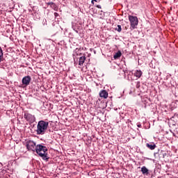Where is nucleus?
I'll return each instance as SVG.
<instances>
[{
    "label": "nucleus",
    "mask_w": 178,
    "mask_h": 178,
    "mask_svg": "<svg viewBox=\"0 0 178 178\" xmlns=\"http://www.w3.org/2000/svg\"><path fill=\"white\" fill-rule=\"evenodd\" d=\"M31 81V76H26L22 80V83L23 86H24L25 87H27V86H29Z\"/></svg>",
    "instance_id": "6"
},
{
    "label": "nucleus",
    "mask_w": 178,
    "mask_h": 178,
    "mask_svg": "<svg viewBox=\"0 0 178 178\" xmlns=\"http://www.w3.org/2000/svg\"><path fill=\"white\" fill-rule=\"evenodd\" d=\"M84 62H86V56H81L79 58V66H83L84 64Z\"/></svg>",
    "instance_id": "9"
},
{
    "label": "nucleus",
    "mask_w": 178,
    "mask_h": 178,
    "mask_svg": "<svg viewBox=\"0 0 178 178\" xmlns=\"http://www.w3.org/2000/svg\"><path fill=\"white\" fill-rule=\"evenodd\" d=\"M137 126L138 127H141V124H138Z\"/></svg>",
    "instance_id": "21"
},
{
    "label": "nucleus",
    "mask_w": 178,
    "mask_h": 178,
    "mask_svg": "<svg viewBox=\"0 0 178 178\" xmlns=\"http://www.w3.org/2000/svg\"><path fill=\"white\" fill-rule=\"evenodd\" d=\"M129 20L131 23V27H132V29H136V27H137L138 25V18H137V17L129 15Z\"/></svg>",
    "instance_id": "4"
},
{
    "label": "nucleus",
    "mask_w": 178,
    "mask_h": 178,
    "mask_svg": "<svg viewBox=\"0 0 178 178\" xmlns=\"http://www.w3.org/2000/svg\"><path fill=\"white\" fill-rule=\"evenodd\" d=\"M108 92H106V90H101L99 92V97L101 98H104V99H106V98H108Z\"/></svg>",
    "instance_id": "7"
},
{
    "label": "nucleus",
    "mask_w": 178,
    "mask_h": 178,
    "mask_svg": "<svg viewBox=\"0 0 178 178\" xmlns=\"http://www.w3.org/2000/svg\"><path fill=\"white\" fill-rule=\"evenodd\" d=\"M48 126H49V122L44 120L39 121L35 130L36 134L38 136H44L47 133V130H48Z\"/></svg>",
    "instance_id": "1"
},
{
    "label": "nucleus",
    "mask_w": 178,
    "mask_h": 178,
    "mask_svg": "<svg viewBox=\"0 0 178 178\" xmlns=\"http://www.w3.org/2000/svg\"><path fill=\"white\" fill-rule=\"evenodd\" d=\"M96 8H98V9H101V5H97V6H96Z\"/></svg>",
    "instance_id": "19"
},
{
    "label": "nucleus",
    "mask_w": 178,
    "mask_h": 178,
    "mask_svg": "<svg viewBox=\"0 0 178 178\" xmlns=\"http://www.w3.org/2000/svg\"><path fill=\"white\" fill-rule=\"evenodd\" d=\"M3 58V51H2V48L0 47V63L2 62Z\"/></svg>",
    "instance_id": "13"
},
{
    "label": "nucleus",
    "mask_w": 178,
    "mask_h": 178,
    "mask_svg": "<svg viewBox=\"0 0 178 178\" xmlns=\"http://www.w3.org/2000/svg\"><path fill=\"white\" fill-rule=\"evenodd\" d=\"M52 3H54V2H49V3H47V5H49L50 6L52 5Z\"/></svg>",
    "instance_id": "18"
},
{
    "label": "nucleus",
    "mask_w": 178,
    "mask_h": 178,
    "mask_svg": "<svg viewBox=\"0 0 178 178\" xmlns=\"http://www.w3.org/2000/svg\"><path fill=\"white\" fill-rule=\"evenodd\" d=\"M50 8H51V9H54V10H58V6H56V4H55V3H51Z\"/></svg>",
    "instance_id": "14"
},
{
    "label": "nucleus",
    "mask_w": 178,
    "mask_h": 178,
    "mask_svg": "<svg viewBox=\"0 0 178 178\" xmlns=\"http://www.w3.org/2000/svg\"><path fill=\"white\" fill-rule=\"evenodd\" d=\"M122 56V51H118L117 53H115L113 56L114 59H119Z\"/></svg>",
    "instance_id": "11"
},
{
    "label": "nucleus",
    "mask_w": 178,
    "mask_h": 178,
    "mask_svg": "<svg viewBox=\"0 0 178 178\" xmlns=\"http://www.w3.org/2000/svg\"><path fill=\"white\" fill-rule=\"evenodd\" d=\"M54 16L55 17H58V16H59V14H58V13H54Z\"/></svg>",
    "instance_id": "17"
},
{
    "label": "nucleus",
    "mask_w": 178,
    "mask_h": 178,
    "mask_svg": "<svg viewBox=\"0 0 178 178\" xmlns=\"http://www.w3.org/2000/svg\"><path fill=\"white\" fill-rule=\"evenodd\" d=\"M24 118L27 122H29V123H34V122H35V116L29 113H25L24 115Z\"/></svg>",
    "instance_id": "5"
},
{
    "label": "nucleus",
    "mask_w": 178,
    "mask_h": 178,
    "mask_svg": "<svg viewBox=\"0 0 178 178\" xmlns=\"http://www.w3.org/2000/svg\"><path fill=\"white\" fill-rule=\"evenodd\" d=\"M94 2H97V0H92L91 3L94 5Z\"/></svg>",
    "instance_id": "20"
},
{
    "label": "nucleus",
    "mask_w": 178,
    "mask_h": 178,
    "mask_svg": "<svg viewBox=\"0 0 178 178\" xmlns=\"http://www.w3.org/2000/svg\"><path fill=\"white\" fill-rule=\"evenodd\" d=\"M26 148L28 151L35 152V150L37 149V144L33 140H29L26 142Z\"/></svg>",
    "instance_id": "3"
},
{
    "label": "nucleus",
    "mask_w": 178,
    "mask_h": 178,
    "mask_svg": "<svg viewBox=\"0 0 178 178\" xmlns=\"http://www.w3.org/2000/svg\"><path fill=\"white\" fill-rule=\"evenodd\" d=\"M72 29L74 31H76L77 33V34H79V30H77V28H76V24H72Z\"/></svg>",
    "instance_id": "15"
},
{
    "label": "nucleus",
    "mask_w": 178,
    "mask_h": 178,
    "mask_svg": "<svg viewBox=\"0 0 178 178\" xmlns=\"http://www.w3.org/2000/svg\"><path fill=\"white\" fill-rule=\"evenodd\" d=\"M115 30L117 31H118V33H120L122 31V26L120 25H118L117 28L115 29Z\"/></svg>",
    "instance_id": "16"
},
{
    "label": "nucleus",
    "mask_w": 178,
    "mask_h": 178,
    "mask_svg": "<svg viewBox=\"0 0 178 178\" xmlns=\"http://www.w3.org/2000/svg\"><path fill=\"white\" fill-rule=\"evenodd\" d=\"M134 76L136 77H137L138 79H140V77H141V76H143V72H141V70H137L135 73H134Z\"/></svg>",
    "instance_id": "8"
},
{
    "label": "nucleus",
    "mask_w": 178,
    "mask_h": 178,
    "mask_svg": "<svg viewBox=\"0 0 178 178\" xmlns=\"http://www.w3.org/2000/svg\"><path fill=\"white\" fill-rule=\"evenodd\" d=\"M141 172H142L143 175H148V173H149V172H149L148 168H147V167H145V166H143L141 168Z\"/></svg>",
    "instance_id": "10"
},
{
    "label": "nucleus",
    "mask_w": 178,
    "mask_h": 178,
    "mask_svg": "<svg viewBox=\"0 0 178 178\" xmlns=\"http://www.w3.org/2000/svg\"><path fill=\"white\" fill-rule=\"evenodd\" d=\"M146 147H147V148H149V149H154V148H156V145H155V143H147Z\"/></svg>",
    "instance_id": "12"
},
{
    "label": "nucleus",
    "mask_w": 178,
    "mask_h": 178,
    "mask_svg": "<svg viewBox=\"0 0 178 178\" xmlns=\"http://www.w3.org/2000/svg\"><path fill=\"white\" fill-rule=\"evenodd\" d=\"M48 149L47 147L42 145H37L36 150L35 152L39 155L44 161H48L49 159V157H48Z\"/></svg>",
    "instance_id": "2"
}]
</instances>
